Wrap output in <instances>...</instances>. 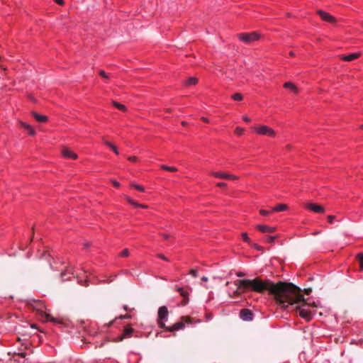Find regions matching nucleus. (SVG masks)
<instances>
[{"label":"nucleus","mask_w":363,"mask_h":363,"mask_svg":"<svg viewBox=\"0 0 363 363\" xmlns=\"http://www.w3.org/2000/svg\"><path fill=\"white\" fill-rule=\"evenodd\" d=\"M235 285L237 286L238 289L233 292L234 296H239L249 291L259 294L267 291L270 295L274 296V300L281 303H283L284 297L291 294L293 292L291 289L295 288L291 284H284L283 281L274 284L269 279L263 280L259 277H256L254 279H238L235 281Z\"/></svg>","instance_id":"obj_1"},{"label":"nucleus","mask_w":363,"mask_h":363,"mask_svg":"<svg viewBox=\"0 0 363 363\" xmlns=\"http://www.w3.org/2000/svg\"><path fill=\"white\" fill-rule=\"evenodd\" d=\"M284 283L286 284H291L295 288L291 289L293 291L291 294H289L288 296L284 297V299L282 300L283 303H281L277 300H275L276 302L281 306V307L284 308H286L289 306L297 305L296 306V310L298 311L299 315L309 321L313 317V311L309 309V307L311 306L315 307V303L313 302L312 304L308 303L306 301L303 296L301 294V289L299 287L296 286L292 283Z\"/></svg>","instance_id":"obj_2"},{"label":"nucleus","mask_w":363,"mask_h":363,"mask_svg":"<svg viewBox=\"0 0 363 363\" xmlns=\"http://www.w3.org/2000/svg\"><path fill=\"white\" fill-rule=\"evenodd\" d=\"M34 309H36L40 315L41 319L43 321H50L55 323L62 324L63 322L61 320L53 318L50 314L45 313L41 308L43 307V303L40 301L34 302V305H32Z\"/></svg>","instance_id":"obj_3"},{"label":"nucleus","mask_w":363,"mask_h":363,"mask_svg":"<svg viewBox=\"0 0 363 363\" xmlns=\"http://www.w3.org/2000/svg\"><path fill=\"white\" fill-rule=\"evenodd\" d=\"M185 323H191V319L189 316H182L180 321L174 323L172 326H166L164 330L169 332H174L176 330H182L184 328Z\"/></svg>","instance_id":"obj_4"},{"label":"nucleus","mask_w":363,"mask_h":363,"mask_svg":"<svg viewBox=\"0 0 363 363\" xmlns=\"http://www.w3.org/2000/svg\"><path fill=\"white\" fill-rule=\"evenodd\" d=\"M259 37V34L257 32L240 33L238 35V38L245 43H251L253 41L257 40Z\"/></svg>","instance_id":"obj_5"},{"label":"nucleus","mask_w":363,"mask_h":363,"mask_svg":"<svg viewBox=\"0 0 363 363\" xmlns=\"http://www.w3.org/2000/svg\"><path fill=\"white\" fill-rule=\"evenodd\" d=\"M167 315H168L167 308L164 306L160 307L158 309V318H157V323H158L160 328H163V329H164V328H166L164 320L167 318Z\"/></svg>","instance_id":"obj_6"},{"label":"nucleus","mask_w":363,"mask_h":363,"mask_svg":"<svg viewBox=\"0 0 363 363\" xmlns=\"http://www.w3.org/2000/svg\"><path fill=\"white\" fill-rule=\"evenodd\" d=\"M255 130L258 134L260 135H267L272 138L275 136L274 130L267 125H262L258 128H255Z\"/></svg>","instance_id":"obj_7"},{"label":"nucleus","mask_w":363,"mask_h":363,"mask_svg":"<svg viewBox=\"0 0 363 363\" xmlns=\"http://www.w3.org/2000/svg\"><path fill=\"white\" fill-rule=\"evenodd\" d=\"M305 208L318 213H323L325 212V208L322 206L315 203H308L305 205Z\"/></svg>","instance_id":"obj_8"},{"label":"nucleus","mask_w":363,"mask_h":363,"mask_svg":"<svg viewBox=\"0 0 363 363\" xmlns=\"http://www.w3.org/2000/svg\"><path fill=\"white\" fill-rule=\"evenodd\" d=\"M317 13L321 18L322 20H323L326 22L331 23H335L336 22L335 17H333L330 13H328L324 11L318 10L317 11Z\"/></svg>","instance_id":"obj_9"},{"label":"nucleus","mask_w":363,"mask_h":363,"mask_svg":"<svg viewBox=\"0 0 363 363\" xmlns=\"http://www.w3.org/2000/svg\"><path fill=\"white\" fill-rule=\"evenodd\" d=\"M211 174L216 178L223 179H238V177L233 174H230L224 172H214Z\"/></svg>","instance_id":"obj_10"},{"label":"nucleus","mask_w":363,"mask_h":363,"mask_svg":"<svg viewBox=\"0 0 363 363\" xmlns=\"http://www.w3.org/2000/svg\"><path fill=\"white\" fill-rule=\"evenodd\" d=\"M133 332V329L130 326L125 327L123 333L121 335L118 337L114 341L116 342L123 341L125 338L130 337Z\"/></svg>","instance_id":"obj_11"},{"label":"nucleus","mask_w":363,"mask_h":363,"mask_svg":"<svg viewBox=\"0 0 363 363\" xmlns=\"http://www.w3.org/2000/svg\"><path fill=\"white\" fill-rule=\"evenodd\" d=\"M240 316L243 320L249 321L252 320L253 313L250 310L244 308L240 311Z\"/></svg>","instance_id":"obj_12"},{"label":"nucleus","mask_w":363,"mask_h":363,"mask_svg":"<svg viewBox=\"0 0 363 363\" xmlns=\"http://www.w3.org/2000/svg\"><path fill=\"white\" fill-rule=\"evenodd\" d=\"M62 155L66 158H70L73 160H76L78 157L77 155L71 151L67 147H64L62 150Z\"/></svg>","instance_id":"obj_13"},{"label":"nucleus","mask_w":363,"mask_h":363,"mask_svg":"<svg viewBox=\"0 0 363 363\" xmlns=\"http://www.w3.org/2000/svg\"><path fill=\"white\" fill-rule=\"evenodd\" d=\"M257 228L262 233H273L276 230L275 228L266 225H257Z\"/></svg>","instance_id":"obj_14"},{"label":"nucleus","mask_w":363,"mask_h":363,"mask_svg":"<svg viewBox=\"0 0 363 363\" xmlns=\"http://www.w3.org/2000/svg\"><path fill=\"white\" fill-rule=\"evenodd\" d=\"M360 56L359 53H352L348 55H342L340 58L344 61H352L354 60L357 59Z\"/></svg>","instance_id":"obj_15"},{"label":"nucleus","mask_w":363,"mask_h":363,"mask_svg":"<svg viewBox=\"0 0 363 363\" xmlns=\"http://www.w3.org/2000/svg\"><path fill=\"white\" fill-rule=\"evenodd\" d=\"M32 116L38 122L45 123L48 121V117L46 116L40 115L36 112H33Z\"/></svg>","instance_id":"obj_16"},{"label":"nucleus","mask_w":363,"mask_h":363,"mask_svg":"<svg viewBox=\"0 0 363 363\" xmlns=\"http://www.w3.org/2000/svg\"><path fill=\"white\" fill-rule=\"evenodd\" d=\"M21 125L25 128L26 130H28V133L30 135H34L35 134V130L28 124L24 122H21Z\"/></svg>","instance_id":"obj_17"},{"label":"nucleus","mask_w":363,"mask_h":363,"mask_svg":"<svg viewBox=\"0 0 363 363\" xmlns=\"http://www.w3.org/2000/svg\"><path fill=\"white\" fill-rule=\"evenodd\" d=\"M284 87L285 89H290L291 91H294V93H298V89L297 87L295 86L294 84L290 82H286L284 83Z\"/></svg>","instance_id":"obj_18"},{"label":"nucleus","mask_w":363,"mask_h":363,"mask_svg":"<svg viewBox=\"0 0 363 363\" xmlns=\"http://www.w3.org/2000/svg\"><path fill=\"white\" fill-rule=\"evenodd\" d=\"M288 208V206L286 204L280 203L272 208V212H281L286 210Z\"/></svg>","instance_id":"obj_19"},{"label":"nucleus","mask_w":363,"mask_h":363,"mask_svg":"<svg viewBox=\"0 0 363 363\" xmlns=\"http://www.w3.org/2000/svg\"><path fill=\"white\" fill-rule=\"evenodd\" d=\"M112 104H113V105L116 108H118V109H119V110H121V111H124V112H125V111H126V110H127L126 107H125L124 105H123V104H120V103H118V102H116V101H112Z\"/></svg>","instance_id":"obj_20"},{"label":"nucleus","mask_w":363,"mask_h":363,"mask_svg":"<svg viewBox=\"0 0 363 363\" xmlns=\"http://www.w3.org/2000/svg\"><path fill=\"white\" fill-rule=\"evenodd\" d=\"M198 82V79L195 77H189L188 79V80L186 81V85L188 86H190V85H195Z\"/></svg>","instance_id":"obj_21"},{"label":"nucleus","mask_w":363,"mask_h":363,"mask_svg":"<svg viewBox=\"0 0 363 363\" xmlns=\"http://www.w3.org/2000/svg\"><path fill=\"white\" fill-rule=\"evenodd\" d=\"M176 290L184 298H187L188 293L184 290L182 287H177Z\"/></svg>","instance_id":"obj_22"},{"label":"nucleus","mask_w":363,"mask_h":363,"mask_svg":"<svg viewBox=\"0 0 363 363\" xmlns=\"http://www.w3.org/2000/svg\"><path fill=\"white\" fill-rule=\"evenodd\" d=\"M160 167L162 169H164V170H167V171H169V172H176L177 170V168L174 167H169V166H167V165H164V164H162L160 166Z\"/></svg>","instance_id":"obj_23"},{"label":"nucleus","mask_w":363,"mask_h":363,"mask_svg":"<svg viewBox=\"0 0 363 363\" xmlns=\"http://www.w3.org/2000/svg\"><path fill=\"white\" fill-rule=\"evenodd\" d=\"M232 99L235 101H242V99H243V96L240 93H236V94H234L233 96H232Z\"/></svg>","instance_id":"obj_24"},{"label":"nucleus","mask_w":363,"mask_h":363,"mask_svg":"<svg viewBox=\"0 0 363 363\" xmlns=\"http://www.w3.org/2000/svg\"><path fill=\"white\" fill-rule=\"evenodd\" d=\"M357 258L359 261L360 268H361V269H363V254L362 253L358 254L357 255Z\"/></svg>","instance_id":"obj_25"},{"label":"nucleus","mask_w":363,"mask_h":363,"mask_svg":"<svg viewBox=\"0 0 363 363\" xmlns=\"http://www.w3.org/2000/svg\"><path fill=\"white\" fill-rule=\"evenodd\" d=\"M276 238L277 236H266L265 240L267 242L272 243Z\"/></svg>","instance_id":"obj_26"},{"label":"nucleus","mask_w":363,"mask_h":363,"mask_svg":"<svg viewBox=\"0 0 363 363\" xmlns=\"http://www.w3.org/2000/svg\"><path fill=\"white\" fill-rule=\"evenodd\" d=\"M242 238L245 242L250 244V238L248 237V235L246 233H243L242 234Z\"/></svg>","instance_id":"obj_27"},{"label":"nucleus","mask_w":363,"mask_h":363,"mask_svg":"<svg viewBox=\"0 0 363 363\" xmlns=\"http://www.w3.org/2000/svg\"><path fill=\"white\" fill-rule=\"evenodd\" d=\"M129 255V251L128 249H124L121 253L120 256L122 257H125Z\"/></svg>","instance_id":"obj_28"},{"label":"nucleus","mask_w":363,"mask_h":363,"mask_svg":"<svg viewBox=\"0 0 363 363\" xmlns=\"http://www.w3.org/2000/svg\"><path fill=\"white\" fill-rule=\"evenodd\" d=\"M244 132V129L240 128V127H237L235 130V133L237 134V135H242Z\"/></svg>","instance_id":"obj_29"},{"label":"nucleus","mask_w":363,"mask_h":363,"mask_svg":"<svg viewBox=\"0 0 363 363\" xmlns=\"http://www.w3.org/2000/svg\"><path fill=\"white\" fill-rule=\"evenodd\" d=\"M272 211H266V210H263V209H261L259 211V213L262 216H269V214H271Z\"/></svg>","instance_id":"obj_30"},{"label":"nucleus","mask_w":363,"mask_h":363,"mask_svg":"<svg viewBox=\"0 0 363 363\" xmlns=\"http://www.w3.org/2000/svg\"><path fill=\"white\" fill-rule=\"evenodd\" d=\"M127 201L133 206H138V203L134 201L133 199H131L130 197H126Z\"/></svg>","instance_id":"obj_31"},{"label":"nucleus","mask_w":363,"mask_h":363,"mask_svg":"<svg viewBox=\"0 0 363 363\" xmlns=\"http://www.w3.org/2000/svg\"><path fill=\"white\" fill-rule=\"evenodd\" d=\"M134 188H135L136 189L140 191H144V189L143 186H140V185H138V184H133L132 185Z\"/></svg>","instance_id":"obj_32"},{"label":"nucleus","mask_w":363,"mask_h":363,"mask_svg":"<svg viewBox=\"0 0 363 363\" xmlns=\"http://www.w3.org/2000/svg\"><path fill=\"white\" fill-rule=\"evenodd\" d=\"M190 274L192 275L193 277H196L198 276L197 274V272L196 269H191L190 272H189Z\"/></svg>","instance_id":"obj_33"},{"label":"nucleus","mask_w":363,"mask_h":363,"mask_svg":"<svg viewBox=\"0 0 363 363\" xmlns=\"http://www.w3.org/2000/svg\"><path fill=\"white\" fill-rule=\"evenodd\" d=\"M252 245L253 247L256 248L258 250H261V251L263 250L262 247H261L260 245H257L256 243H254Z\"/></svg>","instance_id":"obj_34"},{"label":"nucleus","mask_w":363,"mask_h":363,"mask_svg":"<svg viewBox=\"0 0 363 363\" xmlns=\"http://www.w3.org/2000/svg\"><path fill=\"white\" fill-rule=\"evenodd\" d=\"M104 143L107 145L108 147L111 148L113 146V144L107 141V140H104Z\"/></svg>","instance_id":"obj_35"},{"label":"nucleus","mask_w":363,"mask_h":363,"mask_svg":"<svg viewBox=\"0 0 363 363\" xmlns=\"http://www.w3.org/2000/svg\"><path fill=\"white\" fill-rule=\"evenodd\" d=\"M99 74H100V76H101V77H104V78H108V75H107V74H106V73L104 71H103V70H101V71L99 72Z\"/></svg>","instance_id":"obj_36"},{"label":"nucleus","mask_w":363,"mask_h":363,"mask_svg":"<svg viewBox=\"0 0 363 363\" xmlns=\"http://www.w3.org/2000/svg\"><path fill=\"white\" fill-rule=\"evenodd\" d=\"M14 355L20 356L21 357L25 358L26 356V354L25 352H18V353H14Z\"/></svg>","instance_id":"obj_37"},{"label":"nucleus","mask_w":363,"mask_h":363,"mask_svg":"<svg viewBox=\"0 0 363 363\" xmlns=\"http://www.w3.org/2000/svg\"><path fill=\"white\" fill-rule=\"evenodd\" d=\"M334 219H335L334 216H328V220L330 223H332L333 222Z\"/></svg>","instance_id":"obj_38"},{"label":"nucleus","mask_w":363,"mask_h":363,"mask_svg":"<svg viewBox=\"0 0 363 363\" xmlns=\"http://www.w3.org/2000/svg\"><path fill=\"white\" fill-rule=\"evenodd\" d=\"M161 235L164 238L165 240H169L170 238V235L167 233H161Z\"/></svg>","instance_id":"obj_39"},{"label":"nucleus","mask_w":363,"mask_h":363,"mask_svg":"<svg viewBox=\"0 0 363 363\" xmlns=\"http://www.w3.org/2000/svg\"><path fill=\"white\" fill-rule=\"evenodd\" d=\"M111 149L114 152L115 154H116V155L119 154L117 147L116 145H113V146Z\"/></svg>","instance_id":"obj_40"},{"label":"nucleus","mask_w":363,"mask_h":363,"mask_svg":"<svg viewBox=\"0 0 363 363\" xmlns=\"http://www.w3.org/2000/svg\"><path fill=\"white\" fill-rule=\"evenodd\" d=\"M217 186L218 187L223 188V187H225L227 186V184L224 183V182H219L217 184Z\"/></svg>","instance_id":"obj_41"},{"label":"nucleus","mask_w":363,"mask_h":363,"mask_svg":"<svg viewBox=\"0 0 363 363\" xmlns=\"http://www.w3.org/2000/svg\"><path fill=\"white\" fill-rule=\"evenodd\" d=\"M128 160L132 161V162H136L138 160V158L135 156L128 157Z\"/></svg>","instance_id":"obj_42"},{"label":"nucleus","mask_w":363,"mask_h":363,"mask_svg":"<svg viewBox=\"0 0 363 363\" xmlns=\"http://www.w3.org/2000/svg\"><path fill=\"white\" fill-rule=\"evenodd\" d=\"M157 257L163 260L168 261V259L162 254H159Z\"/></svg>","instance_id":"obj_43"},{"label":"nucleus","mask_w":363,"mask_h":363,"mask_svg":"<svg viewBox=\"0 0 363 363\" xmlns=\"http://www.w3.org/2000/svg\"><path fill=\"white\" fill-rule=\"evenodd\" d=\"M312 291V289L311 288H308V289H304V293L306 294V295H309Z\"/></svg>","instance_id":"obj_44"},{"label":"nucleus","mask_w":363,"mask_h":363,"mask_svg":"<svg viewBox=\"0 0 363 363\" xmlns=\"http://www.w3.org/2000/svg\"><path fill=\"white\" fill-rule=\"evenodd\" d=\"M130 318V315L128 314H126L124 315H121L119 316V318H121V319H127V318Z\"/></svg>","instance_id":"obj_45"},{"label":"nucleus","mask_w":363,"mask_h":363,"mask_svg":"<svg viewBox=\"0 0 363 363\" xmlns=\"http://www.w3.org/2000/svg\"><path fill=\"white\" fill-rule=\"evenodd\" d=\"M112 184L116 187H119L120 186V184L117 181H116V180H113L112 181Z\"/></svg>","instance_id":"obj_46"},{"label":"nucleus","mask_w":363,"mask_h":363,"mask_svg":"<svg viewBox=\"0 0 363 363\" xmlns=\"http://www.w3.org/2000/svg\"><path fill=\"white\" fill-rule=\"evenodd\" d=\"M236 275L238 277H244L245 274V273L242 272H237Z\"/></svg>","instance_id":"obj_47"},{"label":"nucleus","mask_w":363,"mask_h":363,"mask_svg":"<svg viewBox=\"0 0 363 363\" xmlns=\"http://www.w3.org/2000/svg\"><path fill=\"white\" fill-rule=\"evenodd\" d=\"M55 1L59 4V5H63L64 4V1L63 0H55Z\"/></svg>","instance_id":"obj_48"},{"label":"nucleus","mask_w":363,"mask_h":363,"mask_svg":"<svg viewBox=\"0 0 363 363\" xmlns=\"http://www.w3.org/2000/svg\"><path fill=\"white\" fill-rule=\"evenodd\" d=\"M243 120L245 121V122H250L251 119L250 118H248L247 116H243Z\"/></svg>","instance_id":"obj_49"},{"label":"nucleus","mask_w":363,"mask_h":363,"mask_svg":"<svg viewBox=\"0 0 363 363\" xmlns=\"http://www.w3.org/2000/svg\"><path fill=\"white\" fill-rule=\"evenodd\" d=\"M135 206L136 207H140V208H147V205L140 204V203H138V206Z\"/></svg>","instance_id":"obj_50"},{"label":"nucleus","mask_w":363,"mask_h":363,"mask_svg":"<svg viewBox=\"0 0 363 363\" xmlns=\"http://www.w3.org/2000/svg\"><path fill=\"white\" fill-rule=\"evenodd\" d=\"M201 120H202L203 121L206 122V123H208V118H206L203 117V118H201Z\"/></svg>","instance_id":"obj_51"},{"label":"nucleus","mask_w":363,"mask_h":363,"mask_svg":"<svg viewBox=\"0 0 363 363\" xmlns=\"http://www.w3.org/2000/svg\"><path fill=\"white\" fill-rule=\"evenodd\" d=\"M43 256H44V257H45V259H47V257H50V255H49V254H48L47 252H44V253H43Z\"/></svg>","instance_id":"obj_52"},{"label":"nucleus","mask_w":363,"mask_h":363,"mask_svg":"<svg viewBox=\"0 0 363 363\" xmlns=\"http://www.w3.org/2000/svg\"><path fill=\"white\" fill-rule=\"evenodd\" d=\"M201 280H202V281H208V277H203L201 278Z\"/></svg>","instance_id":"obj_53"},{"label":"nucleus","mask_w":363,"mask_h":363,"mask_svg":"<svg viewBox=\"0 0 363 363\" xmlns=\"http://www.w3.org/2000/svg\"><path fill=\"white\" fill-rule=\"evenodd\" d=\"M289 55H290V56H291V57H293V56H294V55H295V53H294L293 51H291V52H289Z\"/></svg>","instance_id":"obj_54"},{"label":"nucleus","mask_w":363,"mask_h":363,"mask_svg":"<svg viewBox=\"0 0 363 363\" xmlns=\"http://www.w3.org/2000/svg\"><path fill=\"white\" fill-rule=\"evenodd\" d=\"M186 124H187V123L185 121L182 122V125L184 126L186 125Z\"/></svg>","instance_id":"obj_55"},{"label":"nucleus","mask_w":363,"mask_h":363,"mask_svg":"<svg viewBox=\"0 0 363 363\" xmlns=\"http://www.w3.org/2000/svg\"><path fill=\"white\" fill-rule=\"evenodd\" d=\"M124 309H125V310H128V308H127V306H124Z\"/></svg>","instance_id":"obj_56"},{"label":"nucleus","mask_w":363,"mask_h":363,"mask_svg":"<svg viewBox=\"0 0 363 363\" xmlns=\"http://www.w3.org/2000/svg\"><path fill=\"white\" fill-rule=\"evenodd\" d=\"M362 128H363V125L361 126Z\"/></svg>","instance_id":"obj_57"}]
</instances>
